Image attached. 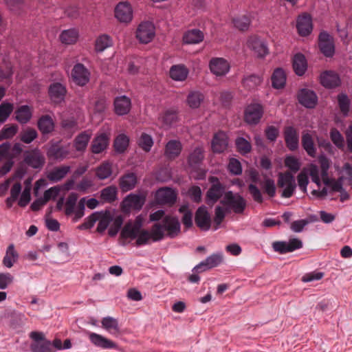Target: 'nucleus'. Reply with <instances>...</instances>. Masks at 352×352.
Segmentation results:
<instances>
[{"instance_id":"f257e3e1","label":"nucleus","mask_w":352,"mask_h":352,"mask_svg":"<svg viewBox=\"0 0 352 352\" xmlns=\"http://www.w3.org/2000/svg\"><path fill=\"white\" fill-rule=\"evenodd\" d=\"M135 239V245L141 246L148 244L151 241V236L148 230L142 229L140 222L136 221L133 224L126 223L122 228L120 236V243L125 245L124 240Z\"/></svg>"},{"instance_id":"f03ea898","label":"nucleus","mask_w":352,"mask_h":352,"mask_svg":"<svg viewBox=\"0 0 352 352\" xmlns=\"http://www.w3.org/2000/svg\"><path fill=\"white\" fill-rule=\"evenodd\" d=\"M78 199V194L72 192L68 195L65 203V213L67 216L74 214L73 218L74 222L78 221L85 214V198L80 199L77 204Z\"/></svg>"},{"instance_id":"7ed1b4c3","label":"nucleus","mask_w":352,"mask_h":352,"mask_svg":"<svg viewBox=\"0 0 352 352\" xmlns=\"http://www.w3.org/2000/svg\"><path fill=\"white\" fill-rule=\"evenodd\" d=\"M221 204L232 209L236 214H242L246 206V200L239 193L228 191L225 193Z\"/></svg>"},{"instance_id":"20e7f679","label":"nucleus","mask_w":352,"mask_h":352,"mask_svg":"<svg viewBox=\"0 0 352 352\" xmlns=\"http://www.w3.org/2000/svg\"><path fill=\"white\" fill-rule=\"evenodd\" d=\"M277 184L279 188H285L282 192V197L285 198L291 197L296 187L294 177L288 171L278 174Z\"/></svg>"},{"instance_id":"39448f33","label":"nucleus","mask_w":352,"mask_h":352,"mask_svg":"<svg viewBox=\"0 0 352 352\" xmlns=\"http://www.w3.org/2000/svg\"><path fill=\"white\" fill-rule=\"evenodd\" d=\"M277 184L279 188H285L282 192V197L285 198L291 197L296 187L294 177L288 171L278 174Z\"/></svg>"},{"instance_id":"423d86ee","label":"nucleus","mask_w":352,"mask_h":352,"mask_svg":"<svg viewBox=\"0 0 352 352\" xmlns=\"http://www.w3.org/2000/svg\"><path fill=\"white\" fill-rule=\"evenodd\" d=\"M277 184L279 188H285L282 192V197L285 198L291 197L296 187L294 177L288 171L278 174Z\"/></svg>"},{"instance_id":"0eeeda50","label":"nucleus","mask_w":352,"mask_h":352,"mask_svg":"<svg viewBox=\"0 0 352 352\" xmlns=\"http://www.w3.org/2000/svg\"><path fill=\"white\" fill-rule=\"evenodd\" d=\"M211 186L206 193V202L209 206H213L223 195L225 187L215 177H210Z\"/></svg>"},{"instance_id":"6e6552de","label":"nucleus","mask_w":352,"mask_h":352,"mask_svg":"<svg viewBox=\"0 0 352 352\" xmlns=\"http://www.w3.org/2000/svg\"><path fill=\"white\" fill-rule=\"evenodd\" d=\"M145 202V197L141 195L131 193L127 195L122 202V208L124 212L131 210H140Z\"/></svg>"},{"instance_id":"1a4fd4ad","label":"nucleus","mask_w":352,"mask_h":352,"mask_svg":"<svg viewBox=\"0 0 352 352\" xmlns=\"http://www.w3.org/2000/svg\"><path fill=\"white\" fill-rule=\"evenodd\" d=\"M263 114V107L259 104H251L245 110L244 119L249 124H258Z\"/></svg>"},{"instance_id":"9d476101","label":"nucleus","mask_w":352,"mask_h":352,"mask_svg":"<svg viewBox=\"0 0 352 352\" xmlns=\"http://www.w3.org/2000/svg\"><path fill=\"white\" fill-rule=\"evenodd\" d=\"M302 247V243L298 239H292L289 242L275 241L272 243L274 250L280 254H286L294 252Z\"/></svg>"},{"instance_id":"9b49d317","label":"nucleus","mask_w":352,"mask_h":352,"mask_svg":"<svg viewBox=\"0 0 352 352\" xmlns=\"http://www.w3.org/2000/svg\"><path fill=\"white\" fill-rule=\"evenodd\" d=\"M73 81L79 86L85 85L90 78V72L82 63H77L72 71Z\"/></svg>"},{"instance_id":"f8f14e48","label":"nucleus","mask_w":352,"mask_h":352,"mask_svg":"<svg viewBox=\"0 0 352 352\" xmlns=\"http://www.w3.org/2000/svg\"><path fill=\"white\" fill-rule=\"evenodd\" d=\"M155 36L154 26L150 22L140 23L136 32V37L142 43H148Z\"/></svg>"},{"instance_id":"ddd939ff","label":"nucleus","mask_w":352,"mask_h":352,"mask_svg":"<svg viewBox=\"0 0 352 352\" xmlns=\"http://www.w3.org/2000/svg\"><path fill=\"white\" fill-rule=\"evenodd\" d=\"M195 221L198 228L202 230H208L211 226V217L206 206H201L195 212Z\"/></svg>"},{"instance_id":"4468645a","label":"nucleus","mask_w":352,"mask_h":352,"mask_svg":"<svg viewBox=\"0 0 352 352\" xmlns=\"http://www.w3.org/2000/svg\"><path fill=\"white\" fill-rule=\"evenodd\" d=\"M211 72L217 76H223L230 71L229 63L223 58H212L209 63Z\"/></svg>"},{"instance_id":"2eb2a0df","label":"nucleus","mask_w":352,"mask_h":352,"mask_svg":"<svg viewBox=\"0 0 352 352\" xmlns=\"http://www.w3.org/2000/svg\"><path fill=\"white\" fill-rule=\"evenodd\" d=\"M318 46L321 52L327 57H331L334 54V45L331 36L326 32L320 34Z\"/></svg>"},{"instance_id":"dca6fc26","label":"nucleus","mask_w":352,"mask_h":352,"mask_svg":"<svg viewBox=\"0 0 352 352\" xmlns=\"http://www.w3.org/2000/svg\"><path fill=\"white\" fill-rule=\"evenodd\" d=\"M298 100L300 104L306 108H314L318 102V97L314 91L308 89H302L298 94Z\"/></svg>"},{"instance_id":"f3484780","label":"nucleus","mask_w":352,"mask_h":352,"mask_svg":"<svg viewBox=\"0 0 352 352\" xmlns=\"http://www.w3.org/2000/svg\"><path fill=\"white\" fill-rule=\"evenodd\" d=\"M115 16L122 23H129L133 18V10L127 2L119 3L115 8Z\"/></svg>"},{"instance_id":"a211bd4d","label":"nucleus","mask_w":352,"mask_h":352,"mask_svg":"<svg viewBox=\"0 0 352 352\" xmlns=\"http://www.w3.org/2000/svg\"><path fill=\"white\" fill-rule=\"evenodd\" d=\"M223 261V254L221 253L213 254L208 256L205 261L196 265L193 270L196 272H204L208 269L217 267Z\"/></svg>"},{"instance_id":"6ab92c4d","label":"nucleus","mask_w":352,"mask_h":352,"mask_svg":"<svg viewBox=\"0 0 352 352\" xmlns=\"http://www.w3.org/2000/svg\"><path fill=\"white\" fill-rule=\"evenodd\" d=\"M162 224L170 238L175 237L180 232V223L177 217L166 216L162 220Z\"/></svg>"},{"instance_id":"aec40b11","label":"nucleus","mask_w":352,"mask_h":352,"mask_svg":"<svg viewBox=\"0 0 352 352\" xmlns=\"http://www.w3.org/2000/svg\"><path fill=\"white\" fill-rule=\"evenodd\" d=\"M248 47L253 50L258 57H264L268 54L267 45L257 36H251L247 41Z\"/></svg>"},{"instance_id":"412c9836","label":"nucleus","mask_w":352,"mask_h":352,"mask_svg":"<svg viewBox=\"0 0 352 352\" xmlns=\"http://www.w3.org/2000/svg\"><path fill=\"white\" fill-rule=\"evenodd\" d=\"M296 28L300 35L305 36L312 31L311 18L309 14L304 13L297 19Z\"/></svg>"},{"instance_id":"4be33fe9","label":"nucleus","mask_w":352,"mask_h":352,"mask_svg":"<svg viewBox=\"0 0 352 352\" xmlns=\"http://www.w3.org/2000/svg\"><path fill=\"white\" fill-rule=\"evenodd\" d=\"M284 138L286 145L290 151H294L298 148V133L293 126H287L285 129Z\"/></svg>"},{"instance_id":"5701e85b","label":"nucleus","mask_w":352,"mask_h":352,"mask_svg":"<svg viewBox=\"0 0 352 352\" xmlns=\"http://www.w3.org/2000/svg\"><path fill=\"white\" fill-rule=\"evenodd\" d=\"M90 342L96 346L103 349L116 348V344L109 339L94 332L87 333Z\"/></svg>"},{"instance_id":"b1692460","label":"nucleus","mask_w":352,"mask_h":352,"mask_svg":"<svg viewBox=\"0 0 352 352\" xmlns=\"http://www.w3.org/2000/svg\"><path fill=\"white\" fill-rule=\"evenodd\" d=\"M25 162L34 168H38L43 166L45 163V157L37 149L28 152L25 155Z\"/></svg>"},{"instance_id":"393cba45","label":"nucleus","mask_w":352,"mask_h":352,"mask_svg":"<svg viewBox=\"0 0 352 352\" xmlns=\"http://www.w3.org/2000/svg\"><path fill=\"white\" fill-rule=\"evenodd\" d=\"M66 88L59 82H55L49 88V95L52 101L56 104L63 102L66 95Z\"/></svg>"},{"instance_id":"a878e982","label":"nucleus","mask_w":352,"mask_h":352,"mask_svg":"<svg viewBox=\"0 0 352 352\" xmlns=\"http://www.w3.org/2000/svg\"><path fill=\"white\" fill-rule=\"evenodd\" d=\"M155 198L160 204L173 205L176 201V194L170 188H160L157 191Z\"/></svg>"},{"instance_id":"bb28decb","label":"nucleus","mask_w":352,"mask_h":352,"mask_svg":"<svg viewBox=\"0 0 352 352\" xmlns=\"http://www.w3.org/2000/svg\"><path fill=\"white\" fill-rule=\"evenodd\" d=\"M228 146V138L225 133L219 131L214 134L212 141V148L214 153L223 152Z\"/></svg>"},{"instance_id":"cd10ccee","label":"nucleus","mask_w":352,"mask_h":352,"mask_svg":"<svg viewBox=\"0 0 352 352\" xmlns=\"http://www.w3.org/2000/svg\"><path fill=\"white\" fill-rule=\"evenodd\" d=\"M131 107V100L125 96L117 97L114 100L115 112L119 116L127 114Z\"/></svg>"},{"instance_id":"c85d7f7f","label":"nucleus","mask_w":352,"mask_h":352,"mask_svg":"<svg viewBox=\"0 0 352 352\" xmlns=\"http://www.w3.org/2000/svg\"><path fill=\"white\" fill-rule=\"evenodd\" d=\"M137 184V176L133 173H128L119 179V186L122 191L127 192L135 188Z\"/></svg>"},{"instance_id":"c756f323","label":"nucleus","mask_w":352,"mask_h":352,"mask_svg":"<svg viewBox=\"0 0 352 352\" xmlns=\"http://www.w3.org/2000/svg\"><path fill=\"white\" fill-rule=\"evenodd\" d=\"M182 149V144L178 140H172L167 142L164 154L169 160H174L177 157Z\"/></svg>"},{"instance_id":"7c9ffc66","label":"nucleus","mask_w":352,"mask_h":352,"mask_svg":"<svg viewBox=\"0 0 352 352\" xmlns=\"http://www.w3.org/2000/svg\"><path fill=\"white\" fill-rule=\"evenodd\" d=\"M68 154L69 151L58 143L52 144L47 151L49 158L60 161L65 159Z\"/></svg>"},{"instance_id":"2f4dec72","label":"nucleus","mask_w":352,"mask_h":352,"mask_svg":"<svg viewBox=\"0 0 352 352\" xmlns=\"http://www.w3.org/2000/svg\"><path fill=\"white\" fill-rule=\"evenodd\" d=\"M301 144L308 155L311 157H316V147L311 134L309 133H304L302 135Z\"/></svg>"},{"instance_id":"473e14b6","label":"nucleus","mask_w":352,"mask_h":352,"mask_svg":"<svg viewBox=\"0 0 352 352\" xmlns=\"http://www.w3.org/2000/svg\"><path fill=\"white\" fill-rule=\"evenodd\" d=\"M321 84L329 88L336 87L340 84L338 75L332 72H325L320 76Z\"/></svg>"},{"instance_id":"72a5a7b5","label":"nucleus","mask_w":352,"mask_h":352,"mask_svg":"<svg viewBox=\"0 0 352 352\" xmlns=\"http://www.w3.org/2000/svg\"><path fill=\"white\" fill-rule=\"evenodd\" d=\"M109 145V138L104 133L97 136L91 144V151L94 153H100L102 152Z\"/></svg>"},{"instance_id":"f704fd0d","label":"nucleus","mask_w":352,"mask_h":352,"mask_svg":"<svg viewBox=\"0 0 352 352\" xmlns=\"http://www.w3.org/2000/svg\"><path fill=\"white\" fill-rule=\"evenodd\" d=\"M204 39V34L197 29L188 31L184 35L183 40L187 44H196L201 42Z\"/></svg>"},{"instance_id":"c9c22d12","label":"nucleus","mask_w":352,"mask_h":352,"mask_svg":"<svg viewBox=\"0 0 352 352\" xmlns=\"http://www.w3.org/2000/svg\"><path fill=\"white\" fill-rule=\"evenodd\" d=\"M69 170L70 166H62L54 168L48 173L47 178L52 182H57L64 178Z\"/></svg>"},{"instance_id":"e433bc0d","label":"nucleus","mask_w":352,"mask_h":352,"mask_svg":"<svg viewBox=\"0 0 352 352\" xmlns=\"http://www.w3.org/2000/svg\"><path fill=\"white\" fill-rule=\"evenodd\" d=\"M188 74L187 68L182 65H173L170 69V76L175 80H184Z\"/></svg>"},{"instance_id":"4c0bfd02","label":"nucleus","mask_w":352,"mask_h":352,"mask_svg":"<svg viewBox=\"0 0 352 352\" xmlns=\"http://www.w3.org/2000/svg\"><path fill=\"white\" fill-rule=\"evenodd\" d=\"M204 95L198 91H191L187 96V104L192 109L199 107L200 104L204 100Z\"/></svg>"},{"instance_id":"58836bf2","label":"nucleus","mask_w":352,"mask_h":352,"mask_svg":"<svg viewBox=\"0 0 352 352\" xmlns=\"http://www.w3.org/2000/svg\"><path fill=\"white\" fill-rule=\"evenodd\" d=\"M30 347L32 352H55L52 342L47 339L41 342H32Z\"/></svg>"},{"instance_id":"ea45409f","label":"nucleus","mask_w":352,"mask_h":352,"mask_svg":"<svg viewBox=\"0 0 352 352\" xmlns=\"http://www.w3.org/2000/svg\"><path fill=\"white\" fill-rule=\"evenodd\" d=\"M293 68L298 76L304 74L307 69L305 57L302 54H296L293 58Z\"/></svg>"},{"instance_id":"a19ab883","label":"nucleus","mask_w":352,"mask_h":352,"mask_svg":"<svg viewBox=\"0 0 352 352\" xmlns=\"http://www.w3.org/2000/svg\"><path fill=\"white\" fill-rule=\"evenodd\" d=\"M118 189L115 186H109L100 191V199L106 203H112L117 199Z\"/></svg>"},{"instance_id":"79ce46f5","label":"nucleus","mask_w":352,"mask_h":352,"mask_svg":"<svg viewBox=\"0 0 352 352\" xmlns=\"http://www.w3.org/2000/svg\"><path fill=\"white\" fill-rule=\"evenodd\" d=\"M95 172L99 179H107L112 174V164L109 162H104L96 168Z\"/></svg>"},{"instance_id":"37998d69","label":"nucleus","mask_w":352,"mask_h":352,"mask_svg":"<svg viewBox=\"0 0 352 352\" xmlns=\"http://www.w3.org/2000/svg\"><path fill=\"white\" fill-rule=\"evenodd\" d=\"M19 257L18 253L14 250L13 244L10 245L6 250V253L3 259V265L10 268L13 266L14 263L17 261Z\"/></svg>"},{"instance_id":"c03bdc74","label":"nucleus","mask_w":352,"mask_h":352,"mask_svg":"<svg viewBox=\"0 0 352 352\" xmlns=\"http://www.w3.org/2000/svg\"><path fill=\"white\" fill-rule=\"evenodd\" d=\"M78 38V32L76 29L64 30L60 35L61 42L65 45H72L76 42Z\"/></svg>"},{"instance_id":"a18cd8bd","label":"nucleus","mask_w":352,"mask_h":352,"mask_svg":"<svg viewBox=\"0 0 352 352\" xmlns=\"http://www.w3.org/2000/svg\"><path fill=\"white\" fill-rule=\"evenodd\" d=\"M286 82V76L284 71L280 68L274 70L272 76V83L273 87L280 89L285 86Z\"/></svg>"},{"instance_id":"49530a36","label":"nucleus","mask_w":352,"mask_h":352,"mask_svg":"<svg viewBox=\"0 0 352 352\" xmlns=\"http://www.w3.org/2000/svg\"><path fill=\"white\" fill-rule=\"evenodd\" d=\"M102 327L110 333L114 334L119 332V326L118 320L111 316L104 317L102 318Z\"/></svg>"},{"instance_id":"de8ad7c7","label":"nucleus","mask_w":352,"mask_h":352,"mask_svg":"<svg viewBox=\"0 0 352 352\" xmlns=\"http://www.w3.org/2000/svg\"><path fill=\"white\" fill-rule=\"evenodd\" d=\"M16 120L21 123H27L32 117V112L30 107L28 105L21 106L15 111Z\"/></svg>"},{"instance_id":"09e8293b","label":"nucleus","mask_w":352,"mask_h":352,"mask_svg":"<svg viewBox=\"0 0 352 352\" xmlns=\"http://www.w3.org/2000/svg\"><path fill=\"white\" fill-rule=\"evenodd\" d=\"M38 127L43 133H49L54 129V122L50 116H43L38 121Z\"/></svg>"},{"instance_id":"8fccbe9b","label":"nucleus","mask_w":352,"mask_h":352,"mask_svg":"<svg viewBox=\"0 0 352 352\" xmlns=\"http://www.w3.org/2000/svg\"><path fill=\"white\" fill-rule=\"evenodd\" d=\"M112 45V40L111 37L107 34L99 36L95 43V49L97 52H103L107 48L111 47Z\"/></svg>"},{"instance_id":"3c124183","label":"nucleus","mask_w":352,"mask_h":352,"mask_svg":"<svg viewBox=\"0 0 352 352\" xmlns=\"http://www.w3.org/2000/svg\"><path fill=\"white\" fill-rule=\"evenodd\" d=\"M318 162L321 168V176L325 184H329L330 181L328 178V170L330 166L329 159L324 155H320L318 157Z\"/></svg>"},{"instance_id":"603ef678","label":"nucleus","mask_w":352,"mask_h":352,"mask_svg":"<svg viewBox=\"0 0 352 352\" xmlns=\"http://www.w3.org/2000/svg\"><path fill=\"white\" fill-rule=\"evenodd\" d=\"M204 159L203 151L200 148H196L189 155L188 162L192 168H197Z\"/></svg>"},{"instance_id":"864d4df0","label":"nucleus","mask_w":352,"mask_h":352,"mask_svg":"<svg viewBox=\"0 0 352 352\" xmlns=\"http://www.w3.org/2000/svg\"><path fill=\"white\" fill-rule=\"evenodd\" d=\"M151 236V241L157 242L162 240L164 237V228L162 223H155L149 231Z\"/></svg>"},{"instance_id":"5fc2aeb1","label":"nucleus","mask_w":352,"mask_h":352,"mask_svg":"<svg viewBox=\"0 0 352 352\" xmlns=\"http://www.w3.org/2000/svg\"><path fill=\"white\" fill-rule=\"evenodd\" d=\"M262 82L261 76L252 74L243 79V85L248 89H253L258 86Z\"/></svg>"},{"instance_id":"6e6d98bb","label":"nucleus","mask_w":352,"mask_h":352,"mask_svg":"<svg viewBox=\"0 0 352 352\" xmlns=\"http://www.w3.org/2000/svg\"><path fill=\"white\" fill-rule=\"evenodd\" d=\"M232 22L235 28L241 31H245L248 29L251 21L249 16L243 15L234 18Z\"/></svg>"},{"instance_id":"4d7b16f0","label":"nucleus","mask_w":352,"mask_h":352,"mask_svg":"<svg viewBox=\"0 0 352 352\" xmlns=\"http://www.w3.org/2000/svg\"><path fill=\"white\" fill-rule=\"evenodd\" d=\"M129 139L124 135H119L114 141V147L116 151L123 153L129 146Z\"/></svg>"},{"instance_id":"13d9d810","label":"nucleus","mask_w":352,"mask_h":352,"mask_svg":"<svg viewBox=\"0 0 352 352\" xmlns=\"http://www.w3.org/2000/svg\"><path fill=\"white\" fill-rule=\"evenodd\" d=\"M90 135L86 132L81 133L75 139V147L78 151H84L89 141Z\"/></svg>"},{"instance_id":"bf43d9fd","label":"nucleus","mask_w":352,"mask_h":352,"mask_svg":"<svg viewBox=\"0 0 352 352\" xmlns=\"http://www.w3.org/2000/svg\"><path fill=\"white\" fill-rule=\"evenodd\" d=\"M138 146L144 150L145 152L150 151L153 144V138L151 135L143 133H142L140 138L138 141Z\"/></svg>"},{"instance_id":"052dcab7","label":"nucleus","mask_w":352,"mask_h":352,"mask_svg":"<svg viewBox=\"0 0 352 352\" xmlns=\"http://www.w3.org/2000/svg\"><path fill=\"white\" fill-rule=\"evenodd\" d=\"M37 135L38 133L35 129L28 127L21 132L20 138L23 142L30 144L37 138Z\"/></svg>"},{"instance_id":"680f3d73","label":"nucleus","mask_w":352,"mask_h":352,"mask_svg":"<svg viewBox=\"0 0 352 352\" xmlns=\"http://www.w3.org/2000/svg\"><path fill=\"white\" fill-rule=\"evenodd\" d=\"M338 102L341 113L346 116L349 111L350 101L348 96L344 94L338 96Z\"/></svg>"},{"instance_id":"e2e57ef3","label":"nucleus","mask_w":352,"mask_h":352,"mask_svg":"<svg viewBox=\"0 0 352 352\" xmlns=\"http://www.w3.org/2000/svg\"><path fill=\"white\" fill-rule=\"evenodd\" d=\"M330 138L333 144L340 149H343L344 147V138L339 131L335 128L332 129L330 131Z\"/></svg>"},{"instance_id":"0e129e2a","label":"nucleus","mask_w":352,"mask_h":352,"mask_svg":"<svg viewBox=\"0 0 352 352\" xmlns=\"http://www.w3.org/2000/svg\"><path fill=\"white\" fill-rule=\"evenodd\" d=\"M100 212V218H98V224L97 227V231L100 233L103 232L108 227L109 223L111 221L110 215L107 213L104 214L102 212Z\"/></svg>"},{"instance_id":"69168bd1","label":"nucleus","mask_w":352,"mask_h":352,"mask_svg":"<svg viewBox=\"0 0 352 352\" xmlns=\"http://www.w3.org/2000/svg\"><path fill=\"white\" fill-rule=\"evenodd\" d=\"M100 215L99 212H96L91 214L85 219V221L82 224L78 226V229L87 230L92 228L94 223L98 221V218H100Z\"/></svg>"},{"instance_id":"338daca9","label":"nucleus","mask_w":352,"mask_h":352,"mask_svg":"<svg viewBox=\"0 0 352 352\" xmlns=\"http://www.w3.org/2000/svg\"><path fill=\"white\" fill-rule=\"evenodd\" d=\"M13 111V104L3 102L0 104V122H3Z\"/></svg>"},{"instance_id":"774afa93","label":"nucleus","mask_w":352,"mask_h":352,"mask_svg":"<svg viewBox=\"0 0 352 352\" xmlns=\"http://www.w3.org/2000/svg\"><path fill=\"white\" fill-rule=\"evenodd\" d=\"M236 146L239 152L243 154L250 152L252 148L250 143L243 138L236 140Z\"/></svg>"}]
</instances>
